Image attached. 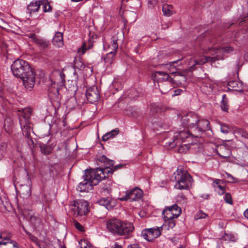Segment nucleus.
<instances>
[{
  "instance_id": "4d7b16f0",
  "label": "nucleus",
  "mask_w": 248,
  "mask_h": 248,
  "mask_svg": "<svg viewBox=\"0 0 248 248\" xmlns=\"http://www.w3.org/2000/svg\"><path fill=\"white\" fill-rule=\"evenodd\" d=\"M108 135L109 134L106 133L105 135L103 136L102 137V139L103 141H107L109 138H108Z\"/></svg>"
},
{
  "instance_id": "a19ab883",
  "label": "nucleus",
  "mask_w": 248,
  "mask_h": 248,
  "mask_svg": "<svg viewBox=\"0 0 248 248\" xmlns=\"http://www.w3.org/2000/svg\"><path fill=\"white\" fill-rule=\"evenodd\" d=\"M236 133L240 135L242 137L248 139V133L242 129L239 128L237 129L236 131Z\"/></svg>"
},
{
  "instance_id": "a211bd4d",
  "label": "nucleus",
  "mask_w": 248,
  "mask_h": 248,
  "mask_svg": "<svg viewBox=\"0 0 248 248\" xmlns=\"http://www.w3.org/2000/svg\"><path fill=\"white\" fill-rule=\"evenodd\" d=\"M227 85L229 90L241 92L243 89L242 83L237 80H231L228 82Z\"/></svg>"
},
{
  "instance_id": "774afa93",
  "label": "nucleus",
  "mask_w": 248,
  "mask_h": 248,
  "mask_svg": "<svg viewBox=\"0 0 248 248\" xmlns=\"http://www.w3.org/2000/svg\"><path fill=\"white\" fill-rule=\"evenodd\" d=\"M245 35L243 36V37H247V38H248V31H247V33H245Z\"/></svg>"
},
{
  "instance_id": "7ed1b4c3",
  "label": "nucleus",
  "mask_w": 248,
  "mask_h": 248,
  "mask_svg": "<svg viewBox=\"0 0 248 248\" xmlns=\"http://www.w3.org/2000/svg\"><path fill=\"white\" fill-rule=\"evenodd\" d=\"M19 111V121L23 135L25 136L28 145L31 147L34 144L31 135L33 133L32 124L29 120L31 114V109L27 108L23 109L21 111Z\"/></svg>"
},
{
  "instance_id": "ea45409f",
  "label": "nucleus",
  "mask_w": 248,
  "mask_h": 248,
  "mask_svg": "<svg viewBox=\"0 0 248 248\" xmlns=\"http://www.w3.org/2000/svg\"><path fill=\"white\" fill-rule=\"evenodd\" d=\"M58 122H56V124H54L52 126H53L54 125H56V126L58 129L61 128L62 126H64L65 125V119L62 120H57Z\"/></svg>"
},
{
  "instance_id": "680f3d73",
  "label": "nucleus",
  "mask_w": 248,
  "mask_h": 248,
  "mask_svg": "<svg viewBox=\"0 0 248 248\" xmlns=\"http://www.w3.org/2000/svg\"><path fill=\"white\" fill-rule=\"evenodd\" d=\"M247 19L243 20L240 23V24L241 26L247 25Z\"/></svg>"
},
{
  "instance_id": "393cba45",
  "label": "nucleus",
  "mask_w": 248,
  "mask_h": 248,
  "mask_svg": "<svg viewBox=\"0 0 248 248\" xmlns=\"http://www.w3.org/2000/svg\"><path fill=\"white\" fill-rule=\"evenodd\" d=\"M53 45L57 47H61L63 45V35L60 32L56 33L55 36L52 39Z\"/></svg>"
},
{
  "instance_id": "49530a36",
  "label": "nucleus",
  "mask_w": 248,
  "mask_h": 248,
  "mask_svg": "<svg viewBox=\"0 0 248 248\" xmlns=\"http://www.w3.org/2000/svg\"><path fill=\"white\" fill-rule=\"evenodd\" d=\"M207 215L202 212L201 211H199L196 215L195 216V219H199L202 218H204L206 217Z\"/></svg>"
},
{
  "instance_id": "c756f323",
  "label": "nucleus",
  "mask_w": 248,
  "mask_h": 248,
  "mask_svg": "<svg viewBox=\"0 0 248 248\" xmlns=\"http://www.w3.org/2000/svg\"><path fill=\"white\" fill-rule=\"evenodd\" d=\"M221 239L223 241L236 242L238 238L237 236L233 234L225 233L222 236Z\"/></svg>"
},
{
  "instance_id": "4468645a",
  "label": "nucleus",
  "mask_w": 248,
  "mask_h": 248,
  "mask_svg": "<svg viewBox=\"0 0 248 248\" xmlns=\"http://www.w3.org/2000/svg\"><path fill=\"white\" fill-rule=\"evenodd\" d=\"M116 42L117 40H115L114 39L112 40V44L110 46L112 51L108 53L104 59L107 66L110 65L114 61L115 54L118 48V45Z\"/></svg>"
},
{
  "instance_id": "2eb2a0df",
  "label": "nucleus",
  "mask_w": 248,
  "mask_h": 248,
  "mask_svg": "<svg viewBox=\"0 0 248 248\" xmlns=\"http://www.w3.org/2000/svg\"><path fill=\"white\" fill-rule=\"evenodd\" d=\"M97 160L99 162L103 164L104 168H102L103 170H110V171H109V174L112 173V170L110 169V167L113 166L114 165L113 160L108 159L105 155H102L99 157Z\"/></svg>"
},
{
  "instance_id": "c85d7f7f",
  "label": "nucleus",
  "mask_w": 248,
  "mask_h": 248,
  "mask_svg": "<svg viewBox=\"0 0 248 248\" xmlns=\"http://www.w3.org/2000/svg\"><path fill=\"white\" fill-rule=\"evenodd\" d=\"M59 87H58V85L56 84L55 82L52 83L48 88V93L51 97V94L56 96H57L59 94Z\"/></svg>"
},
{
  "instance_id": "37998d69",
  "label": "nucleus",
  "mask_w": 248,
  "mask_h": 248,
  "mask_svg": "<svg viewBox=\"0 0 248 248\" xmlns=\"http://www.w3.org/2000/svg\"><path fill=\"white\" fill-rule=\"evenodd\" d=\"M148 229H145L142 231L141 234L143 238L147 240L148 241H152V240H150L149 238L150 234L148 233Z\"/></svg>"
},
{
  "instance_id": "c9c22d12",
  "label": "nucleus",
  "mask_w": 248,
  "mask_h": 248,
  "mask_svg": "<svg viewBox=\"0 0 248 248\" xmlns=\"http://www.w3.org/2000/svg\"><path fill=\"white\" fill-rule=\"evenodd\" d=\"M7 145L5 143L0 144V160L2 158L6 153Z\"/></svg>"
},
{
  "instance_id": "20e7f679",
  "label": "nucleus",
  "mask_w": 248,
  "mask_h": 248,
  "mask_svg": "<svg viewBox=\"0 0 248 248\" xmlns=\"http://www.w3.org/2000/svg\"><path fill=\"white\" fill-rule=\"evenodd\" d=\"M106 225L108 231L118 235H128L134 230V226L131 223L122 222L116 218L107 220Z\"/></svg>"
},
{
  "instance_id": "2f4dec72",
  "label": "nucleus",
  "mask_w": 248,
  "mask_h": 248,
  "mask_svg": "<svg viewBox=\"0 0 248 248\" xmlns=\"http://www.w3.org/2000/svg\"><path fill=\"white\" fill-rule=\"evenodd\" d=\"M172 6L167 4H163L162 5V11L165 16H170L171 15L172 12L171 9Z\"/></svg>"
},
{
  "instance_id": "bb28decb",
  "label": "nucleus",
  "mask_w": 248,
  "mask_h": 248,
  "mask_svg": "<svg viewBox=\"0 0 248 248\" xmlns=\"http://www.w3.org/2000/svg\"><path fill=\"white\" fill-rule=\"evenodd\" d=\"M162 108L161 105L155 103H151L149 107L150 112L152 115L160 112Z\"/></svg>"
},
{
  "instance_id": "c03bdc74",
  "label": "nucleus",
  "mask_w": 248,
  "mask_h": 248,
  "mask_svg": "<svg viewBox=\"0 0 248 248\" xmlns=\"http://www.w3.org/2000/svg\"><path fill=\"white\" fill-rule=\"evenodd\" d=\"M30 221L34 226H36L37 224L40 223V220L35 216H31L30 217Z\"/></svg>"
},
{
  "instance_id": "13d9d810",
  "label": "nucleus",
  "mask_w": 248,
  "mask_h": 248,
  "mask_svg": "<svg viewBox=\"0 0 248 248\" xmlns=\"http://www.w3.org/2000/svg\"><path fill=\"white\" fill-rule=\"evenodd\" d=\"M127 248H140L138 244H134L132 245H129Z\"/></svg>"
},
{
  "instance_id": "58836bf2",
  "label": "nucleus",
  "mask_w": 248,
  "mask_h": 248,
  "mask_svg": "<svg viewBox=\"0 0 248 248\" xmlns=\"http://www.w3.org/2000/svg\"><path fill=\"white\" fill-rule=\"evenodd\" d=\"M92 45H89L88 47L87 48L86 44L83 43L82 46L78 49V53L83 55L84 54L87 49H90L92 47Z\"/></svg>"
},
{
  "instance_id": "864d4df0",
  "label": "nucleus",
  "mask_w": 248,
  "mask_h": 248,
  "mask_svg": "<svg viewBox=\"0 0 248 248\" xmlns=\"http://www.w3.org/2000/svg\"><path fill=\"white\" fill-rule=\"evenodd\" d=\"M183 92V90L180 89H176L174 91L173 95H179Z\"/></svg>"
},
{
  "instance_id": "1a4fd4ad",
  "label": "nucleus",
  "mask_w": 248,
  "mask_h": 248,
  "mask_svg": "<svg viewBox=\"0 0 248 248\" xmlns=\"http://www.w3.org/2000/svg\"><path fill=\"white\" fill-rule=\"evenodd\" d=\"M190 136L195 137L194 134L190 132V130L189 129H184L183 130L175 133L172 141L167 142V143L170 147L173 148L179 142H184L186 139L189 138Z\"/></svg>"
},
{
  "instance_id": "09e8293b",
  "label": "nucleus",
  "mask_w": 248,
  "mask_h": 248,
  "mask_svg": "<svg viewBox=\"0 0 248 248\" xmlns=\"http://www.w3.org/2000/svg\"><path fill=\"white\" fill-rule=\"evenodd\" d=\"M52 11V7L48 2L45 3L43 6V11L45 13L50 12Z\"/></svg>"
},
{
  "instance_id": "f03ea898",
  "label": "nucleus",
  "mask_w": 248,
  "mask_h": 248,
  "mask_svg": "<svg viewBox=\"0 0 248 248\" xmlns=\"http://www.w3.org/2000/svg\"><path fill=\"white\" fill-rule=\"evenodd\" d=\"M14 76L20 78L25 87L31 90L34 86L36 74L29 63L21 59L15 61L11 65Z\"/></svg>"
},
{
  "instance_id": "cd10ccee",
  "label": "nucleus",
  "mask_w": 248,
  "mask_h": 248,
  "mask_svg": "<svg viewBox=\"0 0 248 248\" xmlns=\"http://www.w3.org/2000/svg\"><path fill=\"white\" fill-rule=\"evenodd\" d=\"M175 218H164V223L162 226V228L166 229L169 230L170 229H172L175 226Z\"/></svg>"
},
{
  "instance_id": "bf43d9fd",
  "label": "nucleus",
  "mask_w": 248,
  "mask_h": 248,
  "mask_svg": "<svg viewBox=\"0 0 248 248\" xmlns=\"http://www.w3.org/2000/svg\"><path fill=\"white\" fill-rule=\"evenodd\" d=\"M64 75H62L61 73L60 74V78L61 79V82L60 83V86H62L63 85V82H64V78L63 77H64Z\"/></svg>"
},
{
  "instance_id": "473e14b6",
  "label": "nucleus",
  "mask_w": 248,
  "mask_h": 248,
  "mask_svg": "<svg viewBox=\"0 0 248 248\" xmlns=\"http://www.w3.org/2000/svg\"><path fill=\"white\" fill-rule=\"evenodd\" d=\"M8 244H12V247L13 248H18L17 243L13 240H9L5 239H2V240L0 241V245H6Z\"/></svg>"
},
{
  "instance_id": "4be33fe9",
  "label": "nucleus",
  "mask_w": 248,
  "mask_h": 248,
  "mask_svg": "<svg viewBox=\"0 0 248 248\" xmlns=\"http://www.w3.org/2000/svg\"><path fill=\"white\" fill-rule=\"evenodd\" d=\"M84 180L80 182L77 187V190L79 192H88L89 190H91L93 188V186L89 182L86 181V179L83 178Z\"/></svg>"
},
{
  "instance_id": "72a5a7b5",
  "label": "nucleus",
  "mask_w": 248,
  "mask_h": 248,
  "mask_svg": "<svg viewBox=\"0 0 248 248\" xmlns=\"http://www.w3.org/2000/svg\"><path fill=\"white\" fill-rule=\"evenodd\" d=\"M226 95L224 94L222 96V100L221 104V109L225 112H227L229 109V105L227 101L226 100Z\"/></svg>"
},
{
  "instance_id": "b1692460",
  "label": "nucleus",
  "mask_w": 248,
  "mask_h": 248,
  "mask_svg": "<svg viewBox=\"0 0 248 248\" xmlns=\"http://www.w3.org/2000/svg\"><path fill=\"white\" fill-rule=\"evenodd\" d=\"M41 4H42V0L32 1L28 5V10L31 14L38 12Z\"/></svg>"
},
{
  "instance_id": "3c124183",
  "label": "nucleus",
  "mask_w": 248,
  "mask_h": 248,
  "mask_svg": "<svg viewBox=\"0 0 248 248\" xmlns=\"http://www.w3.org/2000/svg\"><path fill=\"white\" fill-rule=\"evenodd\" d=\"M158 2V0H148V4L150 7L155 6Z\"/></svg>"
},
{
  "instance_id": "dca6fc26",
  "label": "nucleus",
  "mask_w": 248,
  "mask_h": 248,
  "mask_svg": "<svg viewBox=\"0 0 248 248\" xmlns=\"http://www.w3.org/2000/svg\"><path fill=\"white\" fill-rule=\"evenodd\" d=\"M97 202L99 205L105 206L107 209H111L115 206V202L108 196L100 198Z\"/></svg>"
},
{
  "instance_id": "9b49d317",
  "label": "nucleus",
  "mask_w": 248,
  "mask_h": 248,
  "mask_svg": "<svg viewBox=\"0 0 248 248\" xmlns=\"http://www.w3.org/2000/svg\"><path fill=\"white\" fill-rule=\"evenodd\" d=\"M181 213V208L176 204L166 207L162 212L164 218H177Z\"/></svg>"
},
{
  "instance_id": "e433bc0d",
  "label": "nucleus",
  "mask_w": 248,
  "mask_h": 248,
  "mask_svg": "<svg viewBox=\"0 0 248 248\" xmlns=\"http://www.w3.org/2000/svg\"><path fill=\"white\" fill-rule=\"evenodd\" d=\"M181 122L184 127H187L188 128V114L181 117Z\"/></svg>"
},
{
  "instance_id": "8fccbe9b",
  "label": "nucleus",
  "mask_w": 248,
  "mask_h": 248,
  "mask_svg": "<svg viewBox=\"0 0 248 248\" xmlns=\"http://www.w3.org/2000/svg\"><path fill=\"white\" fill-rule=\"evenodd\" d=\"M11 237L12 234L10 232H6L2 231V239L11 240L10 239Z\"/></svg>"
},
{
  "instance_id": "0eeeda50",
  "label": "nucleus",
  "mask_w": 248,
  "mask_h": 248,
  "mask_svg": "<svg viewBox=\"0 0 248 248\" xmlns=\"http://www.w3.org/2000/svg\"><path fill=\"white\" fill-rule=\"evenodd\" d=\"M110 170H103L102 168H97L94 170H86L83 178L93 186L97 185L102 179H105L109 175Z\"/></svg>"
},
{
  "instance_id": "e2e57ef3",
  "label": "nucleus",
  "mask_w": 248,
  "mask_h": 248,
  "mask_svg": "<svg viewBox=\"0 0 248 248\" xmlns=\"http://www.w3.org/2000/svg\"><path fill=\"white\" fill-rule=\"evenodd\" d=\"M244 217L248 219V208L244 212Z\"/></svg>"
},
{
  "instance_id": "6e6552de",
  "label": "nucleus",
  "mask_w": 248,
  "mask_h": 248,
  "mask_svg": "<svg viewBox=\"0 0 248 248\" xmlns=\"http://www.w3.org/2000/svg\"><path fill=\"white\" fill-rule=\"evenodd\" d=\"M89 204L83 200L74 201L69 205L70 210L76 217L86 216L89 212Z\"/></svg>"
},
{
  "instance_id": "412c9836",
  "label": "nucleus",
  "mask_w": 248,
  "mask_h": 248,
  "mask_svg": "<svg viewBox=\"0 0 248 248\" xmlns=\"http://www.w3.org/2000/svg\"><path fill=\"white\" fill-rule=\"evenodd\" d=\"M32 38L34 43L43 49L47 48L50 45L49 41L45 39L36 37L35 35L32 36Z\"/></svg>"
},
{
  "instance_id": "69168bd1",
  "label": "nucleus",
  "mask_w": 248,
  "mask_h": 248,
  "mask_svg": "<svg viewBox=\"0 0 248 248\" xmlns=\"http://www.w3.org/2000/svg\"><path fill=\"white\" fill-rule=\"evenodd\" d=\"M202 197L204 198L205 199H208L209 197V195L208 194H206V195H203L202 196Z\"/></svg>"
},
{
  "instance_id": "f704fd0d",
  "label": "nucleus",
  "mask_w": 248,
  "mask_h": 248,
  "mask_svg": "<svg viewBox=\"0 0 248 248\" xmlns=\"http://www.w3.org/2000/svg\"><path fill=\"white\" fill-rule=\"evenodd\" d=\"M40 147L41 152L45 155H48L51 152V148L46 144H41Z\"/></svg>"
},
{
  "instance_id": "4c0bfd02",
  "label": "nucleus",
  "mask_w": 248,
  "mask_h": 248,
  "mask_svg": "<svg viewBox=\"0 0 248 248\" xmlns=\"http://www.w3.org/2000/svg\"><path fill=\"white\" fill-rule=\"evenodd\" d=\"M80 248H90V244L89 242L85 239L81 240L79 242Z\"/></svg>"
},
{
  "instance_id": "f8f14e48",
  "label": "nucleus",
  "mask_w": 248,
  "mask_h": 248,
  "mask_svg": "<svg viewBox=\"0 0 248 248\" xmlns=\"http://www.w3.org/2000/svg\"><path fill=\"white\" fill-rule=\"evenodd\" d=\"M122 201H129L130 202L138 201L140 199V188L136 187L127 190L125 195L119 198Z\"/></svg>"
},
{
  "instance_id": "423d86ee",
  "label": "nucleus",
  "mask_w": 248,
  "mask_h": 248,
  "mask_svg": "<svg viewBox=\"0 0 248 248\" xmlns=\"http://www.w3.org/2000/svg\"><path fill=\"white\" fill-rule=\"evenodd\" d=\"M171 180L176 182L174 185L175 188L187 189L192 184V178L187 171L178 168L171 176Z\"/></svg>"
},
{
  "instance_id": "ddd939ff",
  "label": "nucleus",
  "mask_w": 248,
  "mask_h": 248,
  "mask_svg": "<svg viewBox=\"0 0 248 248\" xmlns=\"http://www.w3.org/2000/svg\"><path fill=\"white\" fill-rule=\"evenodd\" d=\"M86 95L88 101L91 103L97 102L100 98V94L95 86H92L86 90Z\"/></svg>"
},
{
  "instance_id": "39448f33",
  "label": "nucleus",
  "mask_w": 248,
  "mask_h": 248,
  "mask_svg": "<svg viewBox=\"0 0 248 248\" xmlns=\"http://www.w3.org/2000/svg\"><path fill=\"white\" fill-rule=\"evenodd\" d=\"M180 60H178V61L170 62L169 64H165V66L167 67L169 65H170V74H175V79L170 78L167 72L163 71H155L152 74L153 77H154V80L168 81L172 83H175L178 80L180 81V83H181V82H185L186 79V77L179 72H177L173 70V69H175L173 64L178 62Z\"/></svg>"
},
{
  "instance_id": "9d476101",
  "label": "nucleus",
  "mask_w": 248,
  "mask_h": 248,
  "mask_svg": "<svg viewBox=\"0 0 248 248\" xmlns=\"http://www.w3.org/2000/svg\"><path fill=\"white\" fill-rule=\"evenodd\" d=\"M210 129L209 121L207 119L199 118L196 127H193L192 128V133L195 135L196 137H199L204 132Z\"/></svg>"
},
{
  "instance_id": "a18cd8bd",
  "label": "nucleus",
  "mask_w": 248,
  "mask_h": 248,
  "mask_svg": "<svg viewBox=\"0 0 248 248\" xmlns=\"http://www.w3.org/2000/svg\"><path fill=\"white\" fill-rule=\"evenodd\" d=\"M220 130L222 133L227 134L229 132V127L225 124H220Z\"/></svg>"
},
{
  "instance_id": "5fc2aeb1",
  "label": "nucleus",
  "mask_w": 248,
  "mask_h": 248,
  "mask_svg": "<svg viewBox=\"0 0 248 248\" xmlns=\"http://www.w3.org/2000/svg\"><path fill=\"white\" fill-rule=\"evenodd\" d=\"M123 166V165H116V166L113 167L112 168L110 167V169H112V172H113L114 171L117 170V169H121Z\"/></svg>"
},
{
  "instance_id": "603ef678",
  "label": "nucleus",
  "mask_w": 248,
  "mask_h": 248,
  "mask_svg": "<svg viewBox=\"0 0 248 248\" xmlns=\"http://www.w3.org/2000/svg\"><path fill=\"white\" fill-rule=\"evenodd\" d=\"M75 227L77 229L80 231H83V227L78 222H75Z\"/></svg>"
},
{
  "instance_id": "7c9ffc66",
  "label": "nucleus",
  "mask_w": 248,
  "mask_h": 248,
  "mask_svg": "<svg viewBox=\"0 0 248 248\" xmlns=\"http://www.w3.org/2000/svg\"><path fill=\"white\" fill-rule=\"evenodd\" d=\"M183 142H179L175 146H178V151L180 153H186L190 148L189 144H182Z\"/></svg>"
},
{
  "instance_id": "052dcab7",
  "label": "nucleus",
  "mask_w": 248,
  "mask_h": 248,
  "mask_svg": "<svg viewBox=\"0 0 248 248\" xmlns=\"http://www.w3.org/2000/svg\"><path fill=\"white\" fill-rule=\"evenodd\" d=\"M227 175L228 178L230 179L231 182H233V181L234 179V177L231 174H230L229 173H227Z\"/></svg>"
},
{
  "instance_id": "6e6d98bb",
  "label": "nucleus",
  "mask_w": 248,
  "mask_h": 248,
  "mask_svg": "<svg viewBox=\"0 0 248 248\" xmlns=\"http://www.w3.org/2000/svg\"><path fill=\"white\" fill-rule=\"evenodd\" d=\"M7 199L4 196H0V204H3L4 205V202H6Z\"/></svg>"
},
{
  "instance_id": "aec40b11",
  "label": "nucleus",
  "mask_w": 248,
  "mask_h": 248,
  "mask_svg": "<svg viewBox=\"0 0 248 248\" xmlns=\"http://www.w3.org/2000/svg\"><path fill=\"white\" fill-rule=\"evenodd\" d=\"M19 193L24 199L29 197L31 193V187L30 185H21L18 188Z\"/></svg>"
},
{
  "instance_id": "a878e982",
  "label": "nucleus",
  "mask_w": 248,
  "mask_h": 248,
  "mask_svg": "<svg viewBox=\"0 0 248 248\" xmlns=\"http://www.w3.org/2000/svg\"><path fill=\"white\" fill-rule=\"evenodd\" d=\"M218 155L223 158H226L230 156V151L224 145H221L218 147L217 151Z\"/></svg>"
},
{
  "instance_id": "0e129e2a",
  "label": "nucleus",
  "mask_w": 248,
  "mask_h": 248,
  "mask_svg": "<svg viewBox=\"0 0 248 248\" xmlns=\"http://www.w3.org/2000/svg\"><path fill=\"white\" fill-rule=\"evenodd\" d=\"M244 58L246 61L248 62V53L245 54Z\"/></svg>"
},
{
  "instance_id": "6ab92c4d",
  "label": "nucleus",
  "mask_w": 248,
  "mask_h": 248,
  "mask_svg": "<svg viewBox=\"0 0 248 248\" xmlns=\"http://www.w3.org/2000/svg\"><path fill=\"white\" fill-rule=\"evenodd\" d=\"M199 116L196 114H188V129L190 130V132L192 133V128L193 127H196L199 121Z\"/></svg>"
},
{
  "instance_id": "f3484780",
  "label": "nucleus",
  "mask_w": 248,
  "mask_h": 248,
  "mask_svg": "<svg viewBox=\"0 0 248 248\" xmlns=\"http://www.w3.org/2000/svg\"><path fill=\"white\" fill-rule=\"evenodd\" d=\"M223 182L220 179H215L212 184L215 190L217 191L218 194L222 195L226 192L225 187L222 185Z\"/></svg>"
},
{
  "instance_id": "f257e3e1",
  "label": "nucleus",
  "mask_w": 248,
  "mask_h": 248,
  "mask_svg": "<svg viewBox=\"0 0 248 248\" xmlns=\"http://www.w3.org/2000/svg\"><path fill=\"white\" fill-rule=\"evenodd\" d=\"M196 42L199 43L200 47L205 51L207 54L212 55V56H204L203 58L199 61L190 58L186 61V63L189 66V70L193 71L195 69V66L196 65H202L206 62H210L211 63L215 62L216 61L221 59L218 53L220 52L230 53L233 50L232 47L228 46L223 47L217 49L216 48H212L208 45L209 41L207 39H203L201 40L200 38L197 39Z\"/></svg>"
},
{
  "instance_id": "338daca9",
  "label": "nucleus",
  "mask_w": 248,
  "mask_h": 248,
  "mask_svg": "<svg viewBox=\"0 0 248 248\" xmlns=\"http://www.w3.org/2000/svg\"><path fill=\"white\" fill-rule=\"evenodd\" d=\"M122 248L121 246H119L118 244H115L113 248Z\"/></svg>"
},
{
  "instance_id": "de8ad7c7",
  "label": "nucleus",
  "mask_w": 248,
  "mask_h": 248,
  "mask_svg": "<svg viewBox=\"0 0 248 248\" xmlns=\"http://www.w3.org/2000/svg\"><path fill=\"white\" fill-rule=\"evenodd\" d=\"M119 133V129L116 128L114 130H112L111 131L107 133V134H109V135H108V138L109 139L110 138H113L116 136V135H118Z\"/></svg>"
},
{
  "instance_id": "79ce46f5",
  "label": "nucleus",
  "mask_w": 248,
  "mask_h": 248,
  "mask_svg": "<svg viewBox=\"0 0 248 248\" xmlns=\"http://www.w3.org/2000/svg\"><path fill=\"white\" fill-rule=\"evenodd\" d=\"M224 200L226 203L232 204V200L231 194L229 193L225 194L224 197Z\"/></svg>"
},
{
  "instance_id": "5701e85b",
  "label": "nucleus",
  "mask_w": 248,
  "mask_h": 248,
  "mask_svg": "<svg viewBox=\"0 0 248 248\" xmlns=\"http://www.w3.org/2000/svg\"><path fill=\"white\" fill-rule=\"evenodd\" d=\"M148 233L150 235L149 238L152 241L156 238L159 237L161 234V231L162 230V226L160 227H156L155 228H149L148 229Z\"/></svg>"
}]
</instances>
